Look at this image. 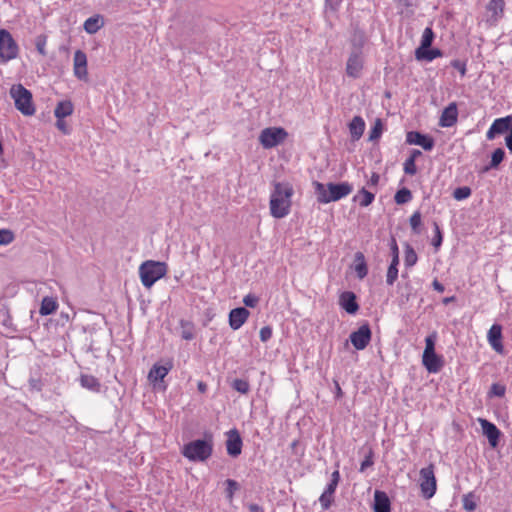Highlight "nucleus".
<instances>
[{"instance_id": "1", "label": "nucleus", "mask_w": 512, "mask_h": 512, "mask_svg": "<svg viewBox=\"0 0 512 512\" xmlns=\"http://www.w3.org/2000/svg\"><path fill=\"white\" fill-rule=\"evenodd\" d=\"M293 195L294 189L289 182H275L269 200L271 216L276 219L286 217L291 211Z\"/></svg>"}, {"instance_id": "2", "label": "nucleus", "mask_w": 512, "mask_h": 512, "mask_svg": "<svg viewBox=\"0 0 512 512\" xmlns=\"http://www.w3.org/2000/svg\"><path fill=\"white\" fill-rule=\"evenodd\" d=\"M313 186L317 196V201L322 204L338 201L348 196L353 190L352 185L347 182L338 184L328 183L327 185L320 182H314Z\"/></svg>"}, {"instance_id": "3", "label": "nucleus", "mask_w": 512, "mask_h": 512, "mask_svg": "<svg viewBox=\"0 0 512 512\" xmlns=\"http://www.w3.org/2000/svg\"><path fill=\"white\" fill-rule=\"evenodd\" d=\"M213 446V438L209 435L205 439H197L185 444L182 454L190 461L204 462L211 457Z\"/></svg>"}, {"instance_id": "4", "label": "nucleus", "mask_w": 512, "mask_h": 512, "mask_svg": "<svg viewBox=\"0 0 512 512\" xmlns=\"http://www.w3.org/2000/svg\"><path fill=\"white\" fill-rule=\"evenodd\" d=\"M167 273V265L164 262L148 260L139 267V276L144 287L151 288L155 282Z\"/></svg>"}, {"instance_id": "5", "label": "nucleus", "mask_w": 512, "mask_h": 512, "mask_svg": "<svg viewBox=\"0 0 512 512\" xmlns=\"http://www.w3.org/2000/svg\"><path fill=\"white\" fill-rule=\"evenodd\" d=\"M437 340V333L433 332L425 338V349L422 355V363L429 373H438L444 361L441 356L435 352V343Z\"/></svg>"}, {"instance_id": "6", "label": "nucleus", "mask_w": 512, "mask_h": 512, "mask_svg": "<svg viewBox=\"0 0 512 512\" xmlns=\"http://www.w3.org/2000/svg\"><path fill=\"white\" fill-rule=\"evenodd\" d=\"M10 96L14 100L16 109L24 116H32L36 109L32 100V93L22 84L13 85L10 88Z\"/></svg>"}, {"instance_id": "7", "label": "nucleus", "mask_w": 512, "mask_h": 512, "mask_svg": "<svg viewBox=\"0 0 512 512\" xmlns=\"http://www.w3.org/2000/svg\"><path fill=\"white\" fill-rule=\"evenodd\" d=\"M508 132L505 138L507 148L512 152V116L495 119L486 133L488 140H493L496 135Z\"/></svg>"}, {"instance_id": "8", "label": "nucleus", "mask_w": 512, "mask_h": 512, "mask_svg": "<svg viewBox=\"0 0 512 512\" xmlns=\"http://www.w3.org/2000/svg\"><path fill=\"white\" fill-rule=\"evenodd\" d=\"M288 133L281 127H268L263 129L259 134V142L265 149H271L287 138Z\"/></svg>"}, {"instance_id": "9", "label": "nucleus", "mask_w": 512, "mask_h": 512, "mask_svg": "<svg viewBox=\"0 0 512 512\" xmlns=\"http://www.w3.org/2000/svg\"><path fill=\"white\" fill-rule=\"evenodd\" d=\"M18 45L13 39L11 33L5 29H0V58L7 62L15 59L18 55Z\"/></svg>"}, {"instance_id": "10", "label": "nucleus", "mask_w": 512, "mask_h": 512, "mask_svg": "<svg viewBox=\"0 0 512 512\" xmlns=\"http://www.w3.org/2000/svg\"><path fill=\"white\" fill-rule=\"evenodd\" d=\"M420 487L423 496L430 499L436 492V478L433 466L425 467L420 470Z\"/></svg>"}, {"instance_id": "11", "label": "nucleus", "mask_w": 512, "mask_h": 512, "mask_svg": "<svg viewBox=\"0 0 512 512\" xmlns=\"http://www.w3.org/2000/svg\"><path fill=\"white\" fill-rule=\"evenodd\" d=\"M371 340V330L368 324H364L358 330L350 334V341L357 350H363Z\"/></svg>"}, {"instance_id": "12", "label": "nucleus", "mask_w": 512, "mask_h": 512, "mask_svg": "<svg viewBox=\"0 0 512 512\" xmlns=\"http://www.w3.org/2000/svg\"><path fill=\"white\" fill-rule=\"evenodd\" d=\"M73 73L81 81L88 80L87 56L82 50H77L74 53Z\"/></svg>"}, {"instance_id": "13", "label": "nucleus", "mask_w": 512, "mask_h": 512, "mask_svg": "<svg viewBox=\"0 0 512 512\" xmlns=\"http://www.w3.org/2000/svg\"><path fill=\"white\" fill-rule=\"evenodd\" d=\"M363 56L361 52L356 51L350 54L346 63V73L351 78H359L363 70Z\"/></svg>"}, {"instance_id": "14", "label": "nucleus", "mask_w": 512, "mask_h": 512, "mask_svg": "<svg viewBox=\"0 0 512 512\" xmlns=\"http://www.w3.org/2000/svg\"><path fill=\"white\" fill-rule=\"evenodd\" d=\"M478 422L481 426L483 434L487 437L489 444L492 448H495L498 445L500 431L496 427L495 424L489 422L486 419L479 418Z\"/></svg>"}, {"instance_id": "15", "label": "nucleus", "mask_w": 512, "mask_h": 512, "mask_svg": "<svg viewBox=\"0 0 512 512\" xmlns=\"http://www.w3.org/2000/svg\"><path fill=\"white\" fill-rule=\"evenodd\" d=\"M227 453L232 457H237L242 451V439L236 429H232L227 433L226 441Z\"/></svg>"}, {"instance_id": "16", "label": "nucleus", "mask_w": 512, "mask_h": 512, "mask_svg": "<svg viewBox=\"0 0 512 512\" xmlns=\"http://www.w3.org/2000/svg\"><path fill=\"white\" fill-rule=\"evenodd\" d=\"M487 340L490 346L497 352L503 353L502 327L499 324H493L487 333Z\"/></svg>"}, {"instance_id": "17", "label": "nucleus", "mask_w": 512, "mask_h": 512, "mask_svg": "<svg viewBox=\"0 0 512 512\" xmlns=\"http://www.w3.org/2000/svg\"><path fill=\"white\" fill-rule=\"evenodd\" d=\"M406 141L410 145L421 146L424 150H431L434 147V140L419 132L411 131L407 133Z\"/></svg>"}, {"instance_id": "18", "label": "nucleus", "mask_w": 512, "mask_h": 512, "mask_svg": "<svg viewBox=\"0 0 512 512\" xmlns=\"http://www.w3.org/2000/svg\"><path fill=\"white\" fill-rule=\"evenodd\" d=\"M250 312L244 308L239 307L232 309L229 313V325L233 330L240 329L243 324L247 321Z\"/></svg>"}, {"instance_id": "19", "label": "nucleus", "mask_w": 512, "mask_h": 512, "mask_svg": "<svg viewBox=\"0 0 512 512\" xmlns=\"http://www.w3.org/2000/svg\"><path fill=\"white\" fill-rule=\"evenodd\" d=\"M458 109L455 102L450 103L442 112L439 120L441 127H451L457 122Z\"/></svg>"}, {"instance_id": "20", "label": "nucleus", "mask_w": 512, "mask_h": 512, "mask_svg": "<svg viewBox=\"0 0 512 512\" xmlns=\"http://www.w3.org/2000/svg\"><path fill=\"white\" fill-rule=\"evenodd\" d=\"M339 305L349 314H355L359 310L356 295L351 291H345L339 296Z\"/></svg>"}, {"instance_id": "21", "label": "nucleus", "mask_w": 512, "mask_h": 512, "mask_svg": "<svg viewBox=\"0 0 512 512\" xmlns=\"http://www.w3.org/2000/svg\"><path fill=\"white\" fill-rule=\"evenodd\" d=\"M172 366L171 362H167L166 365L154 364L148 373V380L153 384L162 381L172 369Z\"/></svg>"}, {"instance_id": "22", "label": "nucleus", "mask_w": 512, "mask_h": 512, "mask_svg": "<svg viewBox=\"0 0 512 512\" xmlns=\"http://www.w3.org/2000/svg\"><path fill=\"white\" fill-rule=\"evenodd\" d=\"M374 512H390L391 503L387 494L383 491L376 490L374 493Z\"/></svg>"}, {"instance_id": "23", "label": "nucleus", "mask_w": 512, "mask_h": 512, "mask_svg": "<svg viewBox=\"0 0 512 512\" xmlns=\"http://www.w3.org/2000/svg\"><path fill=\"white\" fill-rule=\"evenodd\" d=\"M505 7L504 0H490L486 6L489 20L497 22L503 16Z\"/></svg>"}, {"instance_id": "24", "label": "nucleus", "mask_w": 512, "mask_h": 512, "mask_svg": "<svg viewBox=\"0 0 512 512\" xmlns=\"http://www.w3.org/2000/svg\"><path fill=\"white\" fill-rule=\"evenodd\" d=\"M104 17L100 14L93 15L85 20L83 28L88 34H95L104 27Z\"/></svg>"}, {"instance_id": "25", "label": "nucleus", "mask_w": 512, "mask_h": 512, "mask_svg": "<svg viewBox=\"0 0 512 512\" xmlns=\"http://www.w3.org/2000/svg\"><path fill=\"white\" fill-rule=\"evenodd\" d=\"M365 129V122L360 116H355L349 124V131L353 140H358Z\"/></svg>"}, {"instance_id": "26", "label": "nucleus", "mask_w": 512, "mask_h": 512, "mask_svg": "<svg viewBox=\"0 0 512 512\" xmlns=\"http://www.w3.org/2000/svg\"><path fill=\"white\" fill-rule=\"evenodd\" d=\"M354 271L359 279H363L368 274V267L363 253L357 252L354 260Z\"/></svg>"}, {"instance_id": "27", "label": "nucleus", "mask_w": 512, "mask_h": 512, "mask_svg": "<svg viewBox=\"0 0 512 512\" xmlns=\"http://www.w3.org/2000/svg\"><path fill=\"white\" fill-rule=\"evenodd\" d=\"M375 199V194L362 188L358 191V193L353 197V201L357 202L361 207L369 206Z\"/></svg>"}, {"instance_id": "28", "label": "nucleus", "mask_w": 512, "mask_h": 512, "mask_svg": "<svg viewBox=\"0 0 512 512\" xmlns=\"http://www.w3.org/2000/svg\"><path fill=\"white\" fill-rule=\"evenodd\" d=\"M58 308L57 300L53 297H44L41 301L39 313L42 316H47L54 313Z\"/></svg>"}, {"instance_id": "29", "label": "nucleus", "mask_w": 512, "mask_h": 512, "mask_svg": "<svg viewBox=\"0 0 512 512\" xmlns=\"http://www.w3.org/2000/svg\"><path fill=\"white\" fill-rule=\"evenodd\" d=\"M74 111V107L71 101L65 100L60 101L54 110V114L56 118H65L70 116Z\"/></svg>"}, {"instance_id": "30", "label": "nucleus", "mask_w": 512, "mask_h": 512, "mask_svg": "<svg viewBox=\"0 0 512 512\" xmlns=\"http://www.w3.org/2000/svg\"><path fill=\"white\" fill-rule=\"evenodd\" d=\"M415 56L418 60L432 61L437 57L442 56V52L439 49H416Z\"/></svg>"}, {"instance_id": "31", "label": "nucleus", "mask_w": 512, "mask_h": 512, "mask_svg": "<svg viewBox=\"0 0 512 512\" xmlns=\"http://www.w3.org/2000/svg\"><path fill=\"white\" fill-rule=\"evenodd\" d=\"M80 384L83 388L93 392H99L100 390V382L92 375H81Z\"/></svg>"}, {"instance_id": "32", "label": "nucleus", "mask_w": 512, "mask_h": 512, "mask_svg": "<svg viewBox=\"0 0 512 512\" xmlns=\"http://www.w3.org/2000/svg\"><path fill=\"white\" fill-rule=\"evenodd\" d=\"M412 199V193L407 188H402L398 190L394 196V200L397 204H405L411 201Z\"/></svg>"}, {"instance_id": "33", "label": "nucleus", "mask_w": 512, "mask_h": 512, "mask_svg": "<svg viewBox=\"0 0 512 512\" xmlns=\"http://www.w3.org/2000/svg\"><path fill=\"white\" fill-rule=\"evenodd\" d=\"M434 39V33L431 28L427 27L423 31L422 37H421V45L417 49H425L430 48L432 42Z\"/></svg>"}, {"instance_id": "34", "label": "nucleus", "mask_w": 512, "mask_h": 512, "mask_svg": "<svg viewBox=\"0 0 512 512\" xmlns=\"http://www.w3.org/2000/svg\"><path fill=\"white\" fill-rule=\"evenodd\" d=\"M462 501H463V508L466 511L472 512L477 507L475 495L472 492H470L468 494H465L463 496V500Z\"/></svg>"}, {"instance_id": "35", "label": "nucleus", "mask_w": 512, "mask_h": 512, "mask_svg": "<svg viewBox=\"0 0 512 512\" xmlns=\"http://www.w3.org/2000/svg\"><path fill=\"white\" fill-rule=\"evenodd\" d=\"M382 131H383L382 122L380 119H376L371 130H370L369 139L372 141L377 140L381 136Z\"/></svg>"}, {"instance_id": "36", "label": "nucleus", "mask_w": 512, "mask_h": 512, "mask_svg": "<svg viewBox=\"0 0 512 512\" xmlns=\"http://www.w3.org/2000/svg\"><path fill=\"white\" fill-rule=\"evenodd\" d=\"M339 481H340V473L338 470H335L331 475V480H330L329 484L326 486L325 491L334 494Z\"/></svg>"}, {"instance_id": "37", "label": "nucleus", "mask_w": 512, "mask_h": 512, "mask_svg": "<svg viewBox=\"0 0 512 512\" xmlns=\"http://www.w3.org/2000/svg\"><path fill=\"white\" fill-rule=\"evenodd\" d=\"M232 387L242 394L248 393L250 389L249 383L243 379H235L232 383Z\"/></svg>"}, {"instance_id": "38", "label": "nucleus", "mask_w": 512, "mask_h": 512, "mask_svg": "<svg viewBox=\"0 0 512 512\" xmlns=\"http://www.w3.org/2000/svg\"><path fill=\"white\" fill-rule=\"evenodd\" d=\"M333 500H334V494L327 492L325 490L319 497V502L321 504V507L324 510L328 509L331 506Z\"/></svg>"}, {"instance_id": "39", "label": "nucleus", "mask_w": 512, "mask_h": 512, "mask_svg": "<svg viewBox=\"0 0 512 512\" xmlns=\"http://www.w3.org/2000/svg\"><path fill=\"white\" fill-rule=\"evenodd\" d=\"M505 152L501 148H497L491 156V167H497L504 159Z\"/></svg>"}, {"instance_id": "40", "label": "nucleus", "mask_w": 512, "mask_h": 512, "mask_svg": "<svg viewBox=\"0 0 512 512\" xmlns=\"http://www.w3.org/2000/svg\"><path fill=\"white\" fill-rule=\"evenodd\" d=\"M470 195H471V189L466 186L459 187V188L455 189L453 192V197L459 201L468 198Z\"/></svg>"}, {"instance_id": "41", "label": "nucleus", "mask_w": 512, "mask_h": 512, "mask_svg": "<svg viewBox=\"0 0 512 512\" xmlns=\"http://www.w3.org/2000/svg\"><path fill=\"white\" fill-rule=\"evenodd\" d=\"M398 277V268L394 267V265H390L387 270L386 275V283L388 285H393Z\"/></svg>"}, {"instance_id": "42", "label": "nucleus", "mask_w": 512, "mask_h": 512, "mask_svg": "<svg viewBox=\"0 0 512 512\" xmlns=\"http://www.w3.org/2000/svg\"><path fill=\"white\" fill-rule=\"evenodd\" d=\"M14 240V234L10 230H0V245H8Z\"/></svg>"}, {"instance_id": "43", "label": "nucleus", "mask_w": 512, "mask_h": 512, "mask_svg": "<svg viewBox=\"0 0 512 512\" xmlns=\"http://www.w3.org/2000/svg\"><path fill=\"white\" fill-rule=\"evenodd\" d=\"M226 496L231 501L233 499L235 491L238 489V483L235 480H226Z\"/></svg>"}, {"instance_id": "44", "label": "nucleus", "mask_w": 512, "mask_h": 512, "mask_svg": "<svg viewBox=\"0 0 512 512\" xmlns=\"http://www.w3.org/2000/svg\"><path fill=\"white\" fill-rule=\"evenodd\" d=\"M420 225H421V214L419 211H416L410 217V226L414 232H419Z\"/></svg>"}, {"instance_id": "45", "label": "nucleus", "mask_w": 512, "mask_h": 512, "mask_svg": "<svg viewBox=\"0 0 512 512\" xmlns=\"http://www.w3.org/2000/svg\"><path fill=\"white\" fill-rule=\"evenodd\" d=\"M505 392H506V387L502 384L494 383L491 386L490 393L493 396L502 397L505 395Z\"/></svg>"}, {"instance_id": "46", "label": "nucleus", "mask_w": 512, "mask_h": 512, "mask_svg": "<svg viewBox=\"0 0 512 512\" xmlns=\"http://www.w3.org/2000/svg\"><path fill=\"white\" fill-rule=\"evenodd\" d=\"M404 171L406 174H409V175H414L416 173L417 169H416V165L414 163L413 158L406 159V161L404 163Z\"/></svg>"}, {"instance_id": "47", "label": "nucleus", "mask_w": 512, "mask_h": 512, "mask_svg": "<svg viewBox=\"0 0 512 512\" xmlns=\"http://www.w3.org/2000/svg\"><path fill=\"white\" fill-rule=\"evenodd\" d=\"M434 228H435V237L433 238L432 244L436 249H438L442 243V234H441L440 228L437 223H434Z\"/></svg>"}, {"instance_id": "48", "label": "nucleus", "mask_w": 512, "mask_h": 512, "mask_svg": "<svg viewBox=\"0 0 512 512\" xmlns=\"http://www.w3.org/2000/svg\"><path fill=\"white\" fill-rule=\"evenodd\" d=\"M45 47H46V37H44V36L37 37L36 48H37V51L43 56L46 55Z\"/></svg>"}, {"instance_id": "49", "label": "nucleus", "mask_w": 512, "mask_h": 512, "mask_svg": "<svg viewBox=\"0 0 512 512\" xmlns=\"http://www.w3.org/2000/svg\"><path fill=\"white\" fill-rule=\"evenodd\" d=\"M259 336L262 342H267L272 337V328L270 326L262 327Z\"/></svg>"}, {"instance_id": "50", "label": "nucleus", "mask_w": 512, "mask_h": 512, "mask_svg": "<svg viewBox=\"0 0 512 512\" xmlns=\"http://www.w3.org/2000/svg\"><path fill=\"white\" fill-rule=\"evenodd\" d=\"M416 261H417L416 253L414 252V250L412 248H409L406 251V257H405L406 265L412 266L416 263Z\"/></svg>"}, {"instance_id": "51", "label": "nucleus", "mask_w": 512, "mask_h": 512, "mask_svg": "<svg viewBox=\"0 0 512 512\" xmlns=\"http://www.w3.org/2000/svg\"><path fill=\"white\" fill-rule=\"evenodd\" d=\"M258 301L259 299L253 294H248L243 298V303L245 306L251 308H254L258 304Z\"/></svg>"}, {"instance_id": "52", "label": "nucleus", "mask_w": 512, "mask_h": 512, "mask_svg": "<svg viewBox=\"0 0 512 512\" xmlns=\"http://www.w3.org/2000/svg\"><path fill=\"white\" fill-rule=\"evenodd\" d=\"M63 119L64 118H57L56 127L64 134H69L70 128Z\"/></svg>"}, {"instance_id": "53", "label": "nucleus", "mask_w": 512, "mask_h": 512, "mask_svg": "<svg viewBox=\"0 0 512 512\" xmlns=\"http://www.w3.org/2000/svg\"><path fill=\"white\" fill-rule=\"evenodd\" d=\"M452 65H453V67H455L456 69H458V70H459V72H460V74H461L462 76H464V75H465V73H466V67H465V65H464V64H462V63H460L459 61H457V60H456V61H453V62H452Z\"/></svg>"}, {"instance_id": "54", "label": "nucleus", "mask_w": 512, "mask_h": 512, "mask_svg": "<svg viewBox=\"0 0 512 512\" xmlns=\"http://www.w3.org/2000/svg\"><path fill=\"white\" fill-rule=\"evenodd\" d=\"M394 255H393V259L391 261V264L390 265H394V267H398V264H399V258H398V248L397 246L395 245L394 247Z\"/></svg>"}, {"instance_id": "55", "label": "nucleus", "mask_w": 512, "mask_h": 512, "mask_svg": "<svg viewBox=\"0 0 512 512\" xmlns=\"http://www.w3.org/2000/svg\"><path fill=\"white\" fill-rule=\"evenodd\" d=\"M373 464V461L371 457H367L360 466V471L363 472L367 467L371 466Z\"/></svg>"}, {"instance_id": "56", "label": "nucleus", "mask_w": 512, "mask_h": 512, "mask_svg": "<svg viewBox=\"0 0 512 512\" xmlns=\"http://www.w3.org/2000/svg\"><path fill=\"white\" fill-rule=\"evenodd\" d=\"M379 179H380L379 175L377 173H373L371 175L370 180L368 181V184L370 186H376L378 184V182H379Z\"/></svg>"}, {"instance_id": "57", "label": "nucleus", "mask_w": 512, "mask_h": 512, "mask_svg": "<svg viewBox=\"0 0 512 512\" xmlns=\"http://www.w3.org/2000/svg\"><path fill=\"white\" fill-rule=\"evenodd\" d=\"M432 285L436 291H438L440 293L444 292V286L437 280H434Z\"/></svg>"}, {"instance_id": "58", "label": "nucleus", "mask_w": 512, "mask_h": 512, "mask_svg": "<svg viewBox=\"0 0 512 512\" xmlns=\"http://www.w3.org/2000/svg\"><path fill=\"white\" fill-rule=\"evenodd\" d=\"M197 388L201 393H205L207 390V385L204 382L200 381L197 384Z\"/></svg>"}, {"instance_id": "59", "label": "nucleus", "mask_w": 512, "mask_h": 512, "mask_svg": "<svg viewBox=\"0 0 512 512\" xmlns=\"http://www.w3.org/2000/svg\"><path fill=\"white\" fill-rule=\"evenodd\" d=\"M249 510L251 512H263L262 508L260 506H258L257 504H251L249 506Z\"/></svg>"}, {"instance_id": "60", "label": "nucleus", "mask_w": 512, "mask_h": 512, "mask_svg": "<svg viewBox=\"0 0 512 512\" xmlns=\"http://www.w3.org/2000/svg\"><path fill=\"white\" fill-rule=\"evenodd\" d=\"M182 337L185 340H191L193 338V333L190 331H183Z\"/></svg>"}, {"instance_id": "61", "label": "nucleus", "mask_w": 512, "mask_h": 512, "mask_svg": "<svg viewBox=\"0 0 512 512\" xmlns=\"http://www.w3.org/2000/svg\"><path fill=\"white\" fill-rule=\"evenodd\" d=\"M419 155H421V152L419 150H413L409 158H413V160L415 161L416 157H418Z\"/></svg>"}]
</instances>
